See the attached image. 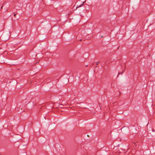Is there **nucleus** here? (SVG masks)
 Listing matches in <instances>:
<instances>
[{
  "mask_svg": "<svg viewBox=\"0 0 155 155\" xmlns=\"http://www.w3.org/2000/svg\"><path fill=\"white\" fill-rule=\"evenodd\" d=\"M79 41H82V40H81V39H80V40H79Z\"/></svg>",
  "mask_w": 155,
  "mask_h": 155,
  "instance_id": "obj_5",
  "label": "nucleus"
},
{
  "mask_svg": "<svg viewBox=\"0 0 155 155\" xmlns=\"http://www.w3.org/2000/svg\"><path fill=\"white\" fill-rule=\"evenodd\" d=\"M123 73V72H122L119 73L118 75H117V77H118L119 75L120 74H122Z\"/></svg>",
  "mask_w": 155,
  "mask_h": 155,
  "instance_id": "obj_2",
  "label": "nucleus"
},
{
  "mask_svg": "<svg viewBox=\"0 0 155 155\" xmlns=\"http://www.w3.org/2000/svg\"><path fill=\"white\" fill-rule=\"evenodd\" d=\"M83 4H84V3H83L81 5H80L79 6L76 7L75 9L76 10L77 8H78L81 7V5H82Z\"/></svg>",
  "mask_w": 155,
  "mask_h": 155,
  "instance_id": "obj_1",
  "label": "nucleus"
},
{
  "mask_svg": "<svg viewBox=\"0 0 155 155\" xmlns=\"http://www.w3.org/2000/svg\"><path fill=\"white\" fill-rule=\"evenodd\" d=\"M95 67H97V66H95Z\"/></svg>",
  "mask_w": 155,
  "mask_h": 155,
  "instance_id": "obj_7",
  "label": "nucleus"
},
{
  "mask_svg": "<svg viewBox=\"0 0 155 155\" xmlns=\"http://www.w3.org/2000/svg\"><path fill=\"white\" fill-rule=\"evenodd\" d=\"M99 63H100L99 62H96V64L97 65L98 64H99Z\"/></svg>",
  "mask_w": 155,
  "mask_h": 155,
  "instance_id": "obj_3",
  "label": "nucleus"
},
{
  "mask_svg": "<svg viewBox=\"0 0 155 155\" xmlns=\"http://www.w3.org/2000/svg\"><path fill=\"white\" fill-rule=\"evenodd\" d=\"M13 47V48H15V46H14ZM12 48H13V47H12Z\"/></svg>",
  "mask_w": 155,
  "mask_h": 155,
  "instance_id": "obj_6",
  "label": "nucleus"
},
{
  "mask_svg": "<svg viewBox=\"0 0 155 155\" xmlns=\"http://www.w3.org/2000/svg\"><path fill=\"white\" fill-rule=\"evenodd\" d=\"M39 63V62H36V64H38Z\"/></svg>",
  "mask_w": 155,
  "mask_h": 155,
  "instance_id": "obj_4",
  "label": "nucleus"
}]
</instances>
